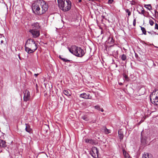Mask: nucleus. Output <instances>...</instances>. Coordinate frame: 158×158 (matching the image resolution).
<instances>
[{"label":"nucleus","instance_id":"obj_1","mask_svg":"<svg viewBox=\"0 0 158 158\" xmlns=\"http://www.w3.org/2000/svg\"><path fill=\"white\" fill-rule=\"evenodd\" d=\"M31 8L33 13L40 16L46 13L48 10V6L45 1L39 0L32 4Z\"/></svg>","mask_w":158,"mask_h":158},{"label":"nucleus","instance_id":"obj_2","mask_svg":"<svg viewBox=\"0 0 158 158\" xmlns=\"http://www.w3.org/2000/svg\"><path fill=\"white\" fill-rule=\"evenodd\" d=\"M37 44L32 39H29L26 41L25 46V51L28 53H31L37 49Z\"/></svg>","mask_w":158,"mask_h":158},{"label":"nucleus","instance_id":"obj_3","mask_svg":"<svg viewBox=\"0 0 158 158\" xmlns=\"http://www.w3.org/2000/svg\"><path fill=\"white\" fill-rule=\"evenodd\" d=\"M58 6L64 12L69 10L71 8V2L70 0H57Z\"/></svg>","mask_w":158,"mask_h":158},{"label":"nucleus","instance_id":"obj_4","mask_svg":"<svg viewBox=\"0 0 158 158\" xmlns=\"http://www.w3.org/2000/svg\"><path fill=\"white\" fill-rule=\"evenodd\" d=\"M69 50L72 54L79 57H82L85 54L84 51L80 47L75 45H73L71 48H69Z\"/></svg>","mask_w":158,"mask_h":158},{"label":"nucleus","instance_id":"obj_5","mask_svg":"<svg viewBox=\"0 0 158 158\" xmlns=\"http://www.w3.org/2000/svg\"><path fill=\"white\" fill-rule=\"evenodd\" d=\"M151 102L155 106L158 105V89H155L150 95Z\"/></svg>","mask_w":158,"mask_h":158},{"label":"nucleus","instance_id":"obj_6","mask_svg":"<svg viewBox=\"0 0 158 158\" xmlns=\"http://www.w3.org/2000/svg\"><path fill=\"white\" fill-rule=\"evenodd\" d=\"M24 96L23 100L24 102H27L30 100L31 96L30 92L28 90H26L23 92Z\"/></svg>","mask_w":158,"mask_h":158},{"label":"nucleus","instance_id":"obj_7","mask_svg":"<svg viewBox=\"0 0 158 158\" xmlns=\"http://www.w3.org/2000/svg\"><path fill=\"white\" fill-rule=\"evenodd\" d=\"M99 152L97 148L96 147H93L90 152V154L94 158H97L98 157Z\"/></svg>","mask_w":158,"mask_h":158},{"label":"nucleus","instance_id":"obj_8","mask_svg":"<svg viewBox=\"0 0 158 158\" xmlns=\"http://www.w3.org/2000/svg\"><path fill=\"white\" fill-rule=\"evenodd\" d=\"M29 32L31 34L32 37L34 38L39 37L40 35V30H29Z\"/></svg>","mask_w":158,"mask_h":158},{"label":"nucleus","instance_id":"obj_9","mask_svg":"<svg viewBox=\"0 0 158 158\" xmlns=\"http://www.w3.org/2000/svg\"><path fill=\"white\" fill-rule=\"evenodd\" d=\"M31 29L30 30H39L40 28V24L38 22L33 23L31 25Z\"/></svg>","mask_w":158,"mask_h":158},{"label":"nucleus","instance_id":"obj_10","mask_svg":"<svg viewBox=\"0 0 158 158\" xmlns=\"http://www.w3.org/2000/svg\"><path fill=\"white\" fill-rule=\"evenodd\" d=\"M144 133L142 131L141 134V142L142 144L145 145L146 142V137L143 135Z\"/></svg>","mask_w":158,"mask_h":158},{"label":"nucleus","instance_id":"obj_11","mask_svg":"<svg viewBox=\"0 0 158 158\" xmlns=\"http://www.w3.org/2000/svg\"><path fill=\"white\" fill-rule=\"evenodd\" d=\"M140 10L141 11L140 12L139 10H137V11L138 12L139 14H140L143 15L144 16L147 17L146 15L147 14H148V13L145 11L144 10V9L143 7H141L140 8Z\"/></svg>","mask_w":158,"mask_h":158},{"label":"nucleus","instance_id":"obj_12","mask_svg":"<svg viewBox=\"0 0 158 158\" xmlns=\"http://www.w3.org/2000/svg\"><path fill=\"white\" fill-rule=\"evenodd\" d=\"M7 146L6 142L5 140L0 139V148H5Z\"/></svg>","mask_w":158,"mask_h":158},{"label":"nucleus","instance_id":"obj_13","mask_svg":"<svg viewBox=\"0 0 158 158\" xmlns=\"http://www.w3.org/2000/svg\"><path fill=\"white\" fill-rule=\"evenodd\" d=\"M26 127L25 128L26 131L29 133H31L32 131V130L30 126L27 123H25Z\"/></svg>","mask_w":158,"mask_h":158},{"label":"nucleus","instance_id":"obj_14","mask_svg":"<svg viewBox=\"0 0 158 158\" xmlns=\"http://www.w3.org/2000/svg\"><path fill=\"white\" fill-rule=\"evenodd\" d=\"M148 66L150 68L155 67L156 65L154 63V61L152 60H150L148 62Z\"/></svg>","mask_w":158,"mask_h":158},{"label":"nucleus","instance_id":"obj_15","mask_svg":"<svg viewBox=\"0 0 158 158\" xmlns=\"http://www.w3.org/2000/svg\"><path fill=\"white\" fill-rule=\"evenodd\" d=\"M120 58L123 61H125L126 63H127V57L126 55L123 54L120 56Z\"/></svg>","mask_w":158,"mask_h":158},{"label":"nucleus","instance_id":"obj_16","mask_svg":"<svg viewBox=\"0 0 158 158\" xmlns=\"http://www.w3.org/2000/svg\"><path fill=\"white\" fill-rule=\"evenodd\" d=\"M89 94H87L86 93H84L80 94V97L81 98L86 99L89 98Z\"/></svg>","mask_w":158,"mask_h":158},{"label":"nucleus","instance_id":"obj_17","mask_svg":"<svg viewBox=\"0 0 158 158\" xmlns=\"http://www.w3.org/2000/svg\"><path fill=\"white\" fill-rule=\"evenodd\" d=\"M118 134L119 138L121 140L123 139V134L121 130L118 131Z\"/></svg>","mask_w":158,"mask_h":158},{"label":"nucleus","instance_id":"obj_18","mask_svg":"<svg viewBox=\"0 0 158 158\" xmlns=\"http://www.w3.org/2000/svg\"><path fill=\"white\" fill-rule=\"evenodd\" d=\"M142 158H152V156L148 153H144L143 155Z\"/></svg>","mask_w":158,"mask_h":158},{"label":"nucleus","instance_id":"obj_19","mask_svg":"<svg viewBox=\"0 0 158 158\" xmlns=\"http://www.w3.org/2000/svg\"><path fill=\"white\" fill-rule=\"evenodd\" d=\"M108 43L110 44H113L114 42V40L113 39V37L110 38L109 37L108 39Z\"/></svg>","mask_w":158,"mask_h":158},{"label":"nucleus","instance_id":"obj_20","mask_svg":"<svg viewBox=\"0 0 158 158\" xmlns=\"http://www.w3.org/2000/svg\"><path fill=\"white\" fill-rule=\"evenodd\" d=\"M59 58L60 59H61L64 62H70V63H72V60H69L67 59H65L64 58H63L62 57L60 56H59Z\"/></svg>","mask_w":158,"mask_h":158},{"label":"nucleus","instance_id":"obj_21","mask_svg":"<svg viewBox=\"0 0 158 158\" xmlns=\"http://www.w3.org/2000/svg\"><path fill=\"white\" fill-rule=\"evenodd\" d=\"M144 7L149 10H152V7L151 4H145L144 5Z\"/></svg>","mask_w":158,"mask_h":158},{"label":"nucleus","instance_id":"obj_22","mask_svg":"<svg viewBox=\"0 0 158 158\" xmlns=\"http://www.w3.org/2000/svg\"><path fill=\"white\" fill-rule=\"evenodd\" d=\"M63 93L65 95L69 97L71 95L70 93H69V91L68 90H64L63 91Z\"/></svg>","mask_w":158,"mask_h":158},{"label":"nucleus","instance_id":"obj_23","mask_svg":"<svg viewBox=\"0 0 158 158\" xmlns=\"http://www.w3.org/2000/svg\"><path fill=\"white\" fill-rule=\"evenodd\" d=\"M140 27H141V29L143 32V33L145 35H146L147 31L145 28L144 27H142L141 26H140Z\"/></svg>","mask_w":158,"mask_h":158},{"label":"nucleus","instance_id":"obj_24","mask_svg":"<svg viewBox=\"0 0 158 158\" xmlns=\"http://www.w3.org/2000/svg\"><path fill=\"white\" fill-rule=\"evenodd\" d=\"M135 53V56L136 58V59L137 60L139 61H141V59L139 57L138 55L136 53Z\"/></svg>","mask_w":158,"mask_h":158},{"label":"nucleus","instance_id":"obj_25","mask_svg":"<svg viewBox=\"0 0 158 158\" xmlns=\"http://www.w3.org/2000/svg\"><path fill=\"white\" fill-rule=\"evenodd\" d=\"M104 131L105 133L106 134H108L110 132V130L107 129L106 127H105L104 129Z\"/></svg>","mask_w":158,"mask_h":158},{"label":"nucleus","instance_id":"obj_26","mask_svg":"<svg viewBox=\"0 0 158 158\" xmlns=\"http://www.w3.org/2000/svg\"><path fill=\"white\" fill-rule=\"evenodd\" d=\"M149 23L151 26H152L154 24V22L152 19H150L149 20Z\"/></svg>","mask_w":158,"mask_h":158},{"label":"nucleus","instance_id":"obj_27","mask_svg":"<svg viewBox=\"0 0 158 158\" xmlns=\"http://www.w3.org/2000/svg\"><path fill=\"white\" fill-rule=\"evenodd\" d=\"M125 11L127 13V15L128 16V17H129L131 15V12L129 10L127 9L125 10Z\"/></svg>","mask_w":158,"mask_h":158},{"label":"nucleus","instance_id":"obj_28","mask_svg":"<svg viewBox=\"0 0 158 158\" xmlns=\"http://www.w3.org/2000/svg\"><path fill=\"white\" fill-rule=\"evenodd\" d=\"M123 77H124V78H125V79L126 80H127V81L128 80L129 78H128L127 75H126L125 74H123Z\"/></svg>","mask_w":158,"mask_h":158},{"label":"nucleus","instance_id":"obj_29","mask_svg":"<svg viewBox=\"0 0 158 158\" xmlns=\"http://www.w3.org/2000/svg\"><path fill=\"white\" fill-rule=\"evenodd\" d=\"M94 108L98 110H100V106L98 105H97V106H94Z\"/></svg>","mask_w":158,"mask_h":158},{"label":"nucleus","instance_id":"obj_30","mask_svg":"<svg viewBox=\"0 0 158 158\" xmlns=\"http://www.w3.org/2000/svg\"><path fill=\"white\" fill-rule=\"evenodd\" d=\"M89 143L92 144H95V142L94 140L90 139Z\"/></svg>","mask_w":158,"mask_h":158},{"label":"nucleus","instance_id":"obj_31","mask_svg":"<svg viewBox=\"0 0 158 158\" xmlns=\"http://www.w3.org/2000/svg\"><path fill=\"white\" fill-rule=\"evenodd\" d=\"M114 1V0H108L107 3L108 4H111L113 3Z\"/></svg>","mask_w":158,"mask_h":158},{"label":"nucleus","instance_id":"obj_32","mask_svg":"<svg viewBox=\"0 0 158 158\" xmlns=\"http://www.w3.org/2000/svg\"><path fill=\"white\" fill-rule=\"evenodd\" d=\"M81 118L85 121H87V118L85 116H82Z\"/></svg>","mask_w":158,"mask_h":158},{"label":"nucleus","instance_id":"obj_33","mask_svg":"<svg viewBox=\"0 0 158 158\" xmlns=\"http://www.w3.org/2000/svg\"><path fill=\"white\" fill-rule=\"evenodd\" d=\"M136 19H134L133 21V25L135 27V25H136Z\"/></svg>","mask_w":158,"mask_h":158},{"label":"nucleus","instance_id":"obj_34","mask_svg":"<svg viewBox=\"0 0 158 158\" xmlns=\"http://www.w3.org/2000/svg\"><path fill=\"white\" fill-rule=\"evenodd\" d=\"M155 29L158 30V24L156 23L155 24Z\"/></svg>","mask_w":158,"mask_h":158},{"label":"nucleus","instance_id":"obj_35","mask_svg":"<svg viewBox=\"0 0 158 158\" xmlns=\"http://www.w3.org/2000/svg\"><path fill=\"white\" fill-rule=\"evenodd\" d=\"M90 139H85V142L86 143H89Z\"/></svg>","mask_w":158,"mask_h":158},{"label":"nucleus","instance_id":"obj_36","mask_svg":"<svg viewBox=\"0 0 158 158\" xmlns=\"http://www.w3.org/2000/svg\"><path fill=\"white\" fill-rule=\"evenodd\" d=\"M131 4L132 5H135V2L134 1H132L131 2Z\"/></svg>","mask_w":158,"mask_h":158},{"label":"nucleus","instance_id":"obj_37","mask_svg":"<svg viewBox=\"0 0 158 158\" xmlns=\"http://www.w3.org/2000/svg\"><path fill=\"white\" fill-rule=\"evenodd\" d=\"M18 57H19V59L20 60H22V59H21V57H20V54H18Z\"/></svg>","mask_w":158,"mask_h":158},{"label":"nucleus","instance_id":"obj_38","mask_svg":"<svg viewBox=\"0 0 158 158\" xmlns=\"http://www.w3.org/2000/svg\"><path fill=\"white\" fill-rule=\"evenodd\" d=\"M39 74V73H37V74L35 73L34 74V76H35V77H37Z\"/></svg>","mask_w":158,"mask_h":158},{"label":"nucleus","instance_id":"obj_39","mask_svg":"<svg viewBox=\"0 0 158 158\" xmlns=\"http://www.w3.org/2000/svg\"><path fill=\"white\" fill-rule=\"evenodd\" d=\"M100 110L101 112H103V111H104V110H103V108H101H101H100Z\"/></svg>","mask_w":158,"mask_h":158},{"label":"nucleus","instance_id":"obj_40","mask_svg":"<svg viewBox=\"0 0 158 158\" xmlns=\"http://www.w3.org/2000/svg\"><path fill=\"white\" fill-rule=\"evenodd\" d=\"M148 32L150 34L152 35V33L151 31H148Z\"/></svg>","mask_w":158,"mask_h":158},{"label":"nucleus","instance_id":"obj_41","mask_svg":"<svg viewBox=\"0 0 158 158\" xmlns=\"http://www.w3.org/2000/svg\"><path fill=\"white\" fill-rule=\"evenodd\" d=\"M1 43H3V40H1Z\"/></svg>","mask_w":158,"mask_h":158},{"label":"nucleus","instance_id":"obj_42","mask_svg":"<svg viewBox=\"0 0 158 158\" xmlns=\"http://www.w3.org/2000/svg\"><path fill=\"white\" fill-rule=\"evenodd\" d=\"M119 84L120 85H123V84L122 83H119Z\"/></svg>","mask_w":158,"mask_h":158},{"label":"nucleus","instance_id":"obj_43","mask_svg":"<svg viewBox=\"0 0 158 158\" xmlns=\"http://www.w3.org/2000/svg\"><path fill=\"white\" fill-rule=\"evenodd\" d=\"M82 0H79V2H81Z\"/></svg>","mask_w":158,"mask_h":158},{"label":"nucleus","instance_id":"obj_44","mask_svg":"<svg viewBox=\"0 0 158 158\" xmlns=\"http://www.w3.org/2000/svg\"><path fill=\"white\" fill-rule=\"evenodd\" d=\"M154 32L155 33V34H157V35H158V34H156V32Z\"/></svg>","mask_w":158,"mask_h":158},{"label":"nucleus","instance_id":"obj_45","mask_svg":"<svg viewBox=\"0 0 158 158\" xmlns=\"http://www.w3.org/2000/svg\"><path fill=\"white\" fill-rule=\"evenodd\" d=\"M117 66H117V65L116 64V67H117Z\"/></svg>","mask_w":158,"mask_h":158},{"label":"nucleus","instance_id":"obj_46","mask_svg":"<svg viewBox=\"0 0 158 158\" xmlns=\"http://www.w3.org/2000/svg\"><path fill=\"white\" fill-rule=\"evenodd\" d=\"M152 19H154V20H155V19H154L153 18H152Z\"/></svg>","mask_w":158,"mask_h":158}]
</instances>
